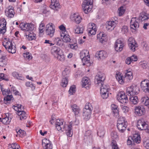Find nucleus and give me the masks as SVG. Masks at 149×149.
Listing matches in <instances>:
<instances>
[{
	"mask_svg": "<svg viewBox=\"0 0 149 149\" xmlns=\"http://www.w3.org/2000/svg\"><path fill=\"white\" fill-rule=\"evenodd\" d=\"M92 136L91 131L88 130L86 132L85 134L84 139L86 140L90 141L92 139Z\"/></svg>",
	"mask_w": 149,
	"mask_h": 149,
	"instance_id": "38",
	"label": "nucleus"
},
{
	"mask_svg": "<svg viewBox=\"0 0 149 149\" xmlns=\"http://www.w3.org/2000/svg\"><path fill=\"white\" fill-rule=\"evenodd\" d=\"M14 110L17 111L20 119L22 120L26 118V114L24 111L23 107L21 104H17L16 106L14 105L13 107Z\"/></svg>",
	"mask_w": 149,
	"mask_h": 149,
	"instance_id": "4",
	"label": "nucleus"
},
{
	"mask_svg": "<svg viewBox=\"0 0 149 149\" xmlns=\"http://www.w3.org/2000/svg\"><path fill=\"white\" fill-rule=\"evenodd\" d=\"M125 12V10L123 9V7L121 6L118 9V14L120 16L122 15Z\"/></svg>",
	"mask_w": 149,
	"mask_h": 149,
	"instance_id": "59",
	"label": "nucleus"
},
{
	"mask_svg": "<svg viewBox=\"0 0 149 149\" xmlns=\"http://www.w3.org/2000/svg\"><path fill=\"white\" fill-rule=\"evenodd\" d=\"M117 97L118 101L122 104L127 103L128 102L127 95L123 92L119 93Z\"/></svg>",
	"mask_w": 149,
	"mask_h": 149,
	"instance_id": "19",
	"label": "nucleus"
},
{
	"mask_svg": "<svg viewBox=\"0 0 149 149\" xmlns=\"http://www.w3.org/2000/svg\"><path fill=\"white\" fill-rule=\"evenodd\" d=\"M97 31V29H94L92 30H88V33L89 36L92 35H95Z\"/></svg>",
	"mask_w": 149,
	"mask_h": 149,
	"instance_id": "56",
	"label": "nucleus"
},
{
	"mask_svg": "<svg viewBox=\"0 0 149 149\" xmlns=\"http://www.w3.org/2000/svg\"><path fill=\"white\" fill-rule=\"evenodd\" d=\"M61 39L64 42H69L70 41V36L69 35L66 34L65 33H61Z\"/></svg>",
	"mask_w": 149,
	"mask_h": 149,
	"instance_id": "36",
	"label": "nucleus"
},
{
	"mask_svg": "<svg viewBox=\"0 0 149 149\" xmlns=\"http://www.w3.org/2000/svg\"><path fill=\"white\" fill-rule=\"evenodd\" d=\"M121 31L123 34H126L128 33V27L126 26H123L121 29Z\"/></svg>",
	"mask_w": 149,
	"mask_h": 149,
	"instance_id": "54",
	"label": "nucleus"
},
{
	"mask_svg": "<svg viewBox=\"0 0 149 149\" xmlns=\"http://www.w3.org/2000/svg\"><path fill=\"white\" fill-rule=\"evenodd\" d=\"M144 145L147 149H149V139H147L144 140L143 141Z\"/></svg>",
	"mask_w": 149,
	"mask_h": 149,
	"instance_id": "60",
	"label": "nucleus"
},
{
	"mask_svg": "<svg viewBox=\"0 0 149 149\" xmlns=\"http://www.w3.org/2000/svg\"><path fill=\"white\" fill-rule=\"evenodd\" d=\"M105 134L104 131V130H99L97 132V134L100 137H102L104 136Z\"/></svg>",
	"mask_w": 149,
	"mask_h": 149,
	"instance_id": "63",
	"label": "nucleus"
},
{
	"mask_svg": "<svg viewBox=\"0 0 149 149\" xmlns=\"http://www.w3.org/2000/svg\"><path fill=\"white\" fill-rule=\"evenodd\" d=\"M116 78L119 83L120 84H123L125 82H128L132 79V72L127 70V72L125 73L124 77H123L121 74H117Z\"/></svg>",
	"mask_w": 149,
	"mask_h": 149,
	"instance_id": "3",
	"label": "nucleus"
},
{
	"mask_svg": "<svg viewBox=\"0 0 149 149\" xmlns=\"http://www.w3.org/2000/svg\"><path fill=\"white\" fill-rule=\"evenodd\" d=\"M59 29L61 31V33H65L66 32L65 27L63 25H62L59 26Z\"/></svg>",
	"mask_w": 149,
	"mask_h": 149,
	"instance_id": "61",
	"label": "nucleus"
},
{
	"mask_svg": "<svg viewBox=\"0 0 149 149\" xmlns=\"http://www.w3.org/2000/svg\"><path fill=\"white\" fill-rule=\"evenodd\" d=\"M130 97L129 100L132 103L134 104H137L139 101L137 96H132Z\"/></svg>",
	"mask_w": 149,
	"mask_h": 149,
	"instance_id": "42",
	"label": "nucleus"
},
{
	"mask_svg": "<svg viewBox=\"0 0 149 149\" xmlns=\"http://www.w3.org/2000/svg\"><path fill=\"white\" fill-rule=\"evenodd\" d=\"M123 46V42L120 39H118L115 44V50L117 52H120L122 50Z\"/></svg>",
	"mask_w": 149,
	"mask_h": 149,
	"instance_id": "25",
	"label": "nucleus"
},
{
	"mask_svg": "<svg viewBox=\"0 0 149 149\" xmlns=\"http://www.w3.org/2000/svg\"><path fill=\"white\" fill-rule=\"evenodd\" d=\"M75 33L77 34H82L83 33L84 28L83 27H79L78 26H75L74 28Z\"/></svg>",
	"mask_w": 149,
	"mask_h": 149,
	"instance_id": "40",
	"label": "nucleus"
},
{
	"mask_svg": "<svg viewBox=\"0 0 149 149\" xmlns=\"http://www.w3.org/2000/svg\"><path fill=\"white\" fill-rule=\"evenodd\" d=\"M52 54L54 57L60 61L63 62L65 60V57L63 50L60 48L54 46L51 49Z\"/></svg>",
	"mask_w": 149,
	"mask_h": 149,
	"instance_id": "2",
	"label": "nucleus"
},
{
	"mask_svg": "<svg viewBox=\"0 0 149 149\" xmlns=\"http://www.w3.org/2000/svg\"><path fill=\"white\" fill-rule=\"evenodd\" d=\"M69 70H68L67 69H65L62 72L63 78L61 85L63 87H65L67 85L68 80L67 75L69 74Z\"/></svg>",
	"mask_w": 149,
	"mask_h": 149,
	"instance_id": "14",
	"label": "nucleus"
},
{
	"mask_svg": "<svg viewBox=\"0 0 149 149\" xmlns=\"http://www.w3.org/2000/svg\"><path fill=\"white\" fill-rule=\"evenodd\" d=\"M139 65L143 69H146L147 66V64L146 62H141L139 63Z\"/></svg>",
	"mask_w": 149,
	"mask_h": 149,
	"instance_id": "64",
	"label": "nucleus"
},
{
	"mask_svg": "<svg viewBox=\"0 0 149 149\" xmlns=\"http://www.w3.org/2000/svg\"><path fill=\"white\" fill-rule=\"evenodd\" d=\"M88 28L87 30H92L94 28H96V26L95 24L93 23H90L88 25Z\"/></svg>",
	"mask_w": 149,
	"mask_h": 149,
	"instance_id": "55",
	"label": "nucleus"
},
{
	"mask_svg": "<svg viewBox=\"0 0 149 149\" xmlns=\"http://www.w3.org/2000/svg\"><path fill=\"white\" fill-rule=\"evenodd\" d=\"M5 13L6 16L9 18L13 17L15 14L13 8L11 6H9L6 8Z\"/></svg>",
	"mask_w": 149,
	"mask_h": 149,
	"instance_id": "21",
	"label": "nucleus"
},
{
	"mask_svg": "<svg viewBox=\"0 0 149 149\" xmlns=\"http://www.w3.org/2000/svg\"><path fill=\"white\" fill-rule=\"evenodd\" d=\"M7 64L6 56L0 54V66L5 67Z\"/></svg>",
	"mask_w": 149,
	"mask_h": 149,
	"instance_id": "30",
	"label": "nucleus"
},
{
	"mask_svg": "<svg viewBox=\"0 0 149 149\" xmlns=\"http://www.w3.org/2000/svg\"><path fill=\"white\" fill-rule=\"evenodd\" d=\"M72 20L75 22L77 24H79L81 21L82 18L78 13H74L71 16Z\"/></svg>",
	"mask_w": 149,
	"mask_h": 149,
	"instance_id": "29",
	"label": "nucleus"
},
{
	"mask_svg": "<svg viewBox=\"0 0 149 149\" xmlns=\"http://www.w3.org/2000/svg\"><path fill=\"white\" fill-rule=\"evenodd\" d=\"M141 102L146 106L149 110V98L147 96L143 97L141 99Z\"/></svg>",
	"mask_w": 149,
	"mask_h": 149,
	"instance_id": "37",
	"label": "nucleus"
},
{
	"mask_svg": "<svg viewBox=\"0 0 149 149\" xmlns=\"http://www.w3.org/2000/svg\"><path fill=\"white\" fill-rule=\"evenodd\" d=\"M20 28L22 30L25 31H31L34 29V25L31 23L25 24L24 23H21L19 25Z\"/></svg>",
	"mask_w": 149,
	"mask_h": 149,
	"instance_id": "12",
	"label": "nucleus"
},
{
	"mask_svg": "<svg viewBox=\"0 0 149 149\" xmlns=\"http://www.w3.org/2000/svg\"><path fill=\"white\" fill-rule=\"evenodd\" d=\"M134 143H139L141 142V137L138 134H135L132 137Z\"/></svg>",
	"mask_w": 149,
	"mask_h": 149,
	"instance_id": "41",
	"label": "nucleus"
},
{
	"mask_svg": "<svg viewBox=\"0 0 149 149\" xmlns=\"http://www.w3.org/2000/svg\"><path fill=\"white\" fill-rule=\"evenodd\" d=\"M23 56L26 59L30 60L32 57L31 55L30 54L29 52H27L26 53H24L23 54Z\"/></svg>",
	"mask_w": 149,
	"mask_h": 149,
	"instance_id": "57",
	"label": "nucleus"
},
{
	"mask_svg": "<svg viewBox=\"0 0 149 149\" xmlns=\"http://www.w3.org/2000/svg\"><path fill=\"white\" fill-rule=\"evenodd\" d=\"M80 57L82 62L84 63L83 65L86 64L87 66L91 65L90 57L88 51L85 50L81 52L80 53Z\"/></svg>",
	"mask_w": 149,
	"mask_h": 149,
	"instance_id": "6",
	"label": "nucleus"
},
{
	"mask_svg": "<svg viewBox=\"0 0 149 149\" xmlns=\"http://www.w3.org/2000/svg\"><path fill=\"white\" fill-rule=\"evenodd\" d=\"M111 108L112 110L113 115L115 116H119V110L117 105L114 104L111 105Z\"/></svg>",
	"mask_w": 149,
	"mask_h": 149,
	"instance_id": "34",
	"label": "nucleus"
},
{
	"mask_svg": "<svg viewBox=\"0 0 149 149\" xmlns=\"http://www.w3.org/2000/svg\"><path fill=\"white\" fill-rule=\"evenodd\" d=\"M97 39L102 43H104L106 41V36L103 33L101 32L97 35Z\"/></svg>",
	"mask_w": 149,
	"mask_h": 149,
	"instance_id": "33",
	"label": "nucleus"
},
{
	"mask_svg": "<svg viewBox=\"0 0 149 149\" xmlns=\"http://www.w3.org/2000/svg\"><path fill=\"white\" fill-rule=\"evenodd\" d=\"M51 8L52 9L57 10L60 8V5L58 1L56 0H51Z\"/></svg>",
	"mask_w": 149,
	"mask_h": 149,
	"instance_id": "31",
	"label": "nucleus"
},
{
	"mask_svg": "<svg viewBox=\"0 0 149 149\" xmlns=\"http://www.w3.org/2000/svg\"><path fill=\"white\" fill-rule=\"evenodd\" d=\"M76 87L75 86H72L70 88L69 91V94L72 95L75 92Z\"/></svg>",
	"mask_w": 149,
	"mask_h": 149,
	"instance_id": "58",
	"label": "nucleus"
},
{
	"mask_svg": "<svg viewBox=\"0 0 149 149\" xmlns=\"http://www.w3.org/2000/svg\"><path fill=\"white\" fill-rule=\"evenodd\" d=\"M54 26L52 23H49L46 26V33L50 37H52L55 32Z\"/></svg>",
	"mask_w": 149,
	"mask_h": 149,
	"instance_id": "13",
	"label": "nucleus"
},
{
	"mask_svg": "<svg viewBox=\"0 0 149 149\" xmlns=\"http://www.w3.org/2000/svg\"><path fill=\"white\" fill-rule=\"evenodd\" d=\"M10 145L11 146V148L12 149H21L19 145L16 143L10 144Z\"/></svg>",
	"mask_w": 149,
	"mask_h": 149,
	"instance_id": "51",
	"label": "nucleus"
},
{
	"mask_svg": "<svg viewBox=\"0 0 149 149\" xmlns=\"http://www.w3.org/2000/svg\"><path fill=\"white\" fill-rule=\"evenodd\" d=\"M139 19H141L143 21L149 19V14L145 13L144 15H141L139 17Z\"/></svg>",
	"mask_w": 149,
	"mask_h": 149,
	"instance_id": "50",
	"label": "nucleus"
},
{
	"mask_svg": "<svg viewBox=\"0 0 149 149\" xmlns=\"http://www.w3.org/2000/svg\"><path fill=\"white\" fill-rule=\"evenodd\" d=\"M12 75L13 77L18 79L23 80L24 79V78L21 75H19L16 72H14L12 73Z\"/></svg>",
	"mask_w": 149,
	"mask_h": 149,
	"instance_id": "45",
	"label": "nucleus"
},
{
	"mask_svg": "<svg viewBox=\"0 0 149 149\" xmlns=\"http://www.w3.org/2000/svg\"><path fill=\"white\" fill-rule=\"evenodd\" d=\"M71 107L75 116H78L81 112L79 107L76 104H74L71 105Z\"/></svg>",
	"mask_w": 149,
	"mask_h": 149,
	"instance_id": "28",
	"label": "nucleus"
},
{
	"mask_svg": "<svg viewBox=\"0 0 149 149\" xmlns=\"http://www.w3.org/2000/svg\"><path fill=\"white\" fill-rule=\"evenodd\" d=\"M45 27V24L44 23H43L42 22L41 24H40L39 28V32L41 33H43L44 31V29Z\"/></svg>",
	"mask_w": 149,
	"mask_h": 149,
	"instance_id": "52",
	"label": "nucleus"
},
{
	"mask_svg": "<svg viewBox=\"0 0 149 149\" xmlns=\"http://www.w3.org/2000/svg\"><path fill=\"white\" fill-rule=\"evenodd\" d=\"M127 143L128 145L132 146L134 145V141L132 136H131L129 137L127 140Z\"/></svg>",
	"mask_w": 149,
	"mask_h": 149,
	"instance_id": "49",
	"label": "nucleus"
},
{
	"mask_svg": "<svg viewBox=\"0 0 149 149\" xmlns=\"http://www.w3.org/2000/svg\"><path fill=\"white\" fill-rule=\"evenodd\" d=\"M141 46L143 49L145 51L149 50V46L148 44L145 42H143L141 43Z\"/></svg>",
	"mask_w": 149,
	"mask_h": 149,
	"instance_id": "48",
	"label": "nucleus"
},
{
	"mask_svg": "<svg viewBox=\"0 0 149 149\" xmlns=\"http://www.w3.org/2000/svg\"><path fill=\"white\" fill-rule=\"evenodd\" d=\"M17 134H19L20 136L22 137L23 136H24L26 134L25 132L21 129L19 130L18 131L17 130L16 131Z\"/></svg>",
	"mask_w": 149,
	"mask_h": 149,
	"instance_id": "53",
	"label": "nucleus"
},
{
	"mask_svg": "<svg viewBox=\"0 0 149 149\" xmlns=\"http://www.w3.org/2000/svg\"><path fill=\"white\" fill-rule=\"evenodd\" d=\"M135 113L138 116H141L145 113V109L142 106H137L135 107Z\"/></svg>",
	"mask_w": 149,
	"mask_h": 149,
	"instance_id": "27",
	"label": "nucleus"
},
{
	"mask_svg": "<svg viewBox=\"0 0 149 149\" xmlns=\"http://www.w3.org/2000/svg\"><path fill=\"white\" fill-rule=\"evenodd\" d=\"M3 45L9 52L13 54L16 52V47L15 45H13V43L10 41L7 42L5 45Z\"/></svg>",
	"mask_w": 149,
	"mask_h": 149,
	"instance_id": "16",
	"label": "nucleus"
},
{
	"mask_svg": "<svg viewBox=\"0 0 149 149\" xmlns=\"http://www.w3.org/2000/svg\"><path fill=\"white\" fill-rule=\"evenodd\" d=\"M128 41L129 47L130 49L133 52L135 51L138 49V45L133 38L130 37L128 39Z\"/></svg>",
	"mask_w": 149,
	"mask_h": 149,
	"instance_id": "15",
	"label": "nucleus"
},
{
	"mask_svg": "<svg viewBox=\"0 0 149 149\" xmlns=\"http://www.w3.org/2000/svg\"><path fill=\"white\" fill-rule=\"evenodd\" d=\"M55 125L56 128L58 131L63 132L65 130L68 136H72L73 134L72 131V125L71 123L69 125H66L63 119H57L56 120Z\"/></svg>",
	"mask_w": 149,
	"mask_h": 149,
	"instance_id": "1",
	"label": "nucleus"
},
{
	"mask_svg": "<svg viewBox=\"0 0 149 149\" xmlns=\"http://www.w3.org/2000/svg\"><path fill=\"white\" fill-rule=\"evenodd\" d=\"M56 44L59 46L62 47L63 45L62 41L59 38H56L54 40Z\"/></svg>",
	"mask_w": 149,
	"mask_h": 149,
	"instance_id": "46",
	"label": "nucleus"
},
{
	"mask_svg": "<svg viewBox=\"0 0 149 149\" xmlns=\"http://www.w3.org/2000/svg\"><path fill=\"white\" fill-rule=\"evenodd\" d=\"M42 145L45 149H52V145L51 142L46 138L43 139Z\"/></svg>",
	"mask_w": 149,
	"mask_h": 149,
	"instance_id": "23",
	"label": "nucleus"
},
{
	"mask_svg": "<svg viewBox=\"0 0 149 149\" xmlns=\"http://www.w3.org/2000/svg\"><path fill=\"white\" fill-rule=\"evenodd\" d=\"M1 121L2 122L3 124L5 125H8L10 123V120L9 119V118L7 117V116L3 118L2 119L0 118Z\"/></svg>",
	"mask_w": 149,
	"mask_h": 149,
	"instance_id": "44",
	"label": "nucleus"
},
{
	"mask_svg": "<svg viewBox=\"0 0 149 149\" xmlns=\"http://www.w3.org/2000/svg\"><path fill=\"white\" fill-rule=\"evenodd\" d=\"M107 52L103 50L97 52L95 54L96 57L98 60H102L107 57Z\"/></svg>",
	"mask_w": 149,
	"mask_h": 149,
	"instance_id": "26",
	"label": "nucleus"
},
{
	"mask_svg": "<svg viewBox=\"0 0 149 149\" xmlns=\"http://www.w3.org/2000/svg\"><path fill=\"white\" fill-rule=\"evenodd\" d=\"M141 88L144 92L149 93V81L145 79L142 81L141 83Z\"/></svg>",
	"mask_w": 149,
	"mask_h": 149,
	"instance_id": "20",
	"label": "nucleus"
},
{
	"mask_svg": "<svg viewBox=\"0 0 149 149\" xmlns=\"http://www.w3.org/2000/svg\"><path fill=\"white\" fill-rule=\"evenodd\" d=\"M82 86L83 87H88L91 85V82L89 78L87 77H84L82 80Z\"/></svg>",
	"mask_w": 149,
	"mask_h": 149,
	"instance_id": "32",
	"label": "nucleus"
},
{
	"mask_svg": "<svg viewBox=\"0 0 149 149\" xmlns=\"http://www.w3.org/2000/svg\"><path fill=\"white\" fill-rule=\"evenodd\" d=\"M117 126L119 131L120 132L123 133L125 131L127 125L117 123Z\"/></svg>",
	"mask_w": 149,
	"mask_h": 149,
	"instance_id": "35",
	"label": "nucleus"
},
{
	"mask_svg": "<svg viewBox=\"0 0 149 149\" xmlns=\"http://www.w3.org/2000/svg\"><path fill=\"white\" fill-rule=\"evenodd\" d=\"M3 80H4L6 81H8L9 80V79L4 76V74H0V81Z\"/></svg>",
	"mask_w": 149,
	"mask_h": 149,
	"instance_id": "62",
	"label": "nucleus"
},
{
	"mask_svg": "<svg viewBox=\"0 0 149 149\" xmlns=\"http://www.w3.org/2000/svg\"><path fill=\"white\" fill-rule=\"evenodd\" d=\"M139 91V88L136 86H132L128 87L126 89V93L129 96L137 95Z\"/></svg>",
	"mask_w": 149,
	"mask_h": 149,
	"instance_id": "11",
	"label": "nucleus"
},
{
	"mask_svg": "<svg viewBox=\"0 0 149 149\" xmlns=\"http://www.w3.org/2000/svg\"><path fill=\"white\" fill-rule=\"evenodd\" d=\"M92 110L93 107L91 103H88L86 104L85 109L83 111V116L86 120H88L90 118Z\"/></svg>",
	"mask_w": 149,
	"mask_h": 149,
	"instance_id": "7",
	"label": "nucleus"
},
{
	"mask_svg": "<svg viewBox=\"0 0 149 149\" xmlns=\"http://www.w3.org/2000/svg\"><path fill=\"white\" fill-rule=\"evenodd\" d=\"M100 93L102 98L106 99L109 96V91H110L109 86V85L104 84L101 85Z\"/></svg>",
	"mask_w": 149,
	"mask_h": 149,
	"instance_id": "8",
	"label": "nucleus"
},
{
	"mask_svg": "<svg viewBox=\"0 0 149 149\" xmlns=\"http://www.w3.org/2000/svg\"><path fill=\"white\" fill-rule=\"evenodd\" d=\"M116 17H115L112 20L107 22L106 24V28L107 30L109 31H111L113 30L116 26V24L118 23V21Z\"/></svg>",
	"mask_w": 149,
	"mask_h": 149,
	"instance_id": "9",
	"label": "nucleus"
},
{
	"mask_svg": "<svg viewBox=\"0 0 149 149\" xmlns=\"http://www.w3.org/2000/svg\"><path fill=\"white\" fill-rule=\"evenodd\" d=\"M140 22L139 19L136 17L132 18L130 23V27L131 29L134 30L137 29L139 27V23Z\"/></svg>",
	"mask_w": 149,
	"mask_h": 149,
	"instance_id": "18",
	"label": "nucleus"
},
{
	"mask_svg": "<svg viewBox=\"0 0 149 149\" xmlns=\"http://www.w3.org/2000/svg\"><path fill=\"white\" fill-rule=\"evenodd\" d=\"M13 97L12 95H7L4 98V101L5 104H7L9 103V102H10L12 99ZM10 103V102H9Z\"/></svg>",
	"mask_w": 149,
	"mask_h": 149,
	"instance_id": "43",
	"label": "nucleus"
},
{
	"mask_svg": "<svg viewBox=\"0 0 149 149\" xmlns=\"http://www.w3.org/2000/svg\"><path fill=\"white\" fill-rule=\"evenodd\" d=\"M26 37L29 40H35L36 39V35L34 33L29 32L28 34L25 33Z\"/></svg>",
	"mask_w": 149,
	"mask_h": 149,
	"instance_id": "39",
	"label": "nucleus"
},
{
	"mask_svg": "<svg viewBox=\"0 0 149 149\" xmlns=\"http://www.w3.org/2000/svg\"><path fill=\"white\" fill-rule=\"evenodd\" d=\"M117 123L127 125V122L124 117L119 118L117 121Z\"/></svg>",
	"mask_w": 149,
	"mask_h": 149,
	"instance_id": "47",
	"label": "nucleus"
},
{
	"mask_svg": "<svg viewBox=\"0 0 149 149\" xmlns=\"http://www.w3.org/2000/svg\"><path fill=\"white\" fill-rule=\"evenodd\" d=\"M6 22L4 18L0 20V34H4L6 31Z\"/></svg>",
	"mask_w": 149,
	"mask_h": 149,
	"instance_id": "24",
	"label": "nucleus"
},
{
	"mask_svg": "<svg viewBox=\"0 0 149 149\" xmlns=\"http://www.w3.org/2000/svg\"><path fill=\"white\" fill-rule=\"evenodd\" d=\"M93 0H85L82 4V8L86 14L89 13L93 7Z\"/></svg>",
	"mask_w": 149,
	"mask_h": 149,
	"instance_id": "5",
	"label": "nucleus"
},
{
	"mask_svg": "<svg viewBox=\"0 0 149 149\" xmlns=\"http://www.w3.org/2000/svg\"><path fill=\"white\" fill-rule=\"evenodd\" d=\"M111 136L113 140L112 141L111 145L113 149H119L117 146L116 141L115 139L117 140L118 138L117 133L115 131H112L111 133Z\"/></svg>",
	"mask_w": 149,
	"mask_h": 149,
	"instance_id": "17",
	"label": "nucleus"
},
{
	"mask_svg": "<svg viewBox=\"0 0 149 149\" xmlns=\"http://www.w3.org/2000/svg\"><path fill=\"white\" fill-rule=\"evenodd\" d=\"M137 126L138 129L140 130H145L148 127V124L146 122H145L143 120H139L138 121Z\"/></svg>",
	"mask_w": 149,
	"mask_h": 149,
	"instance_id": "22",
	"label": "nucleus"
},
{
	"mask_svg": "<svg viewBox=\"0 0 149 149\" xmlns=\"http://www.w3.org/2000/svg\"><path fill=\"white\" fill-rule=\"evenodd\" d=\"M105 77V75L104 73L100 72H98L95 77V83L100 86L101 85H103Z\"/></svg>",
	"mask_w": 149,
	"mask_h": 149,
	"instance_id": "10",
	"label": "nucleus"
}]
</instances>
